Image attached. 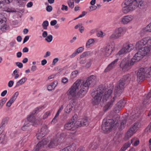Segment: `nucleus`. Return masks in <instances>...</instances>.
I'll return each instance as SVG.
<instances>
[{
	"instance_id": "nucleus-1",
	"label": "nucleus",
	"mask_w": 151,
	"mask_h": 151,
	"mask_svg": "<svg viewBox=\"0 0 151 151\" xmlns=\"http://www.w3.org/2000/svg\"><path fill=\"white\" fill-rule=\"evenodd\" d=\"M135 47L139 51L132 59V62L134 63L140 60L151 50V38L145 37L138 41L136 44Z\"/></svg>"
},
{
	"instance_id": "nucleus-2",
	"label": "nucleus",
	"mask_w": 151,
	"mask_h": 151,
	"mask_svg": "<svg viewBox=\"0 0 151 151\" xmlns=\"http://www.w3.org/2000/svg\"><path fill=\"white\" fill-rule=\"evenodd\" d=\"M119 121L120 117L118 115L114 116L112 119H104L102 125V130L106 132L112 129H115L118 127L119 131H122L125 127L127 118H124L120 122Z\"/></svg>"
},
{
	"instance_id": "nucleus-3",
	"label": "nucleus",
	"mask_w": 151,
	"mask_h": 151,
	"mask_svg": "<svg viewBox=\"0 0 151 151\" xmlns=\"http://www.w3.org/2000/svg\"><path fill=\"white\" fill-rule=\"evenodd\" d=\"M112 91L107 89L104 86L100 85L98 90L94 91L95 95L92 100V103L93 105H98L100 102L102 96L104 95L103 101H106L108 99L111 98V95Z\"/></svg>"
},
{
	"instance_id": "nucleus-4",
	"label": "nucleus",
	"mask_w": 151,
	"mask_h": 151,
	"mask_svg": "<svg viewBox=\"0 0 151 151\" xmlns=\"http://www.w3.org/2000/svg\"><path fill=\"white\" fill-rule=\"evenodd\" d=\"M80 80H78L67 92V94L76 98H80L83 97L86 93L83 91V89L80 85Z\"/></svg>"
},
{
	"instance_id": "nucleus-5",
	"label": "nucleus",
	"mask_w": 151,
	"mask_h": 151,
	"mask_svg": "<svg viewBox=\"0 0 151 151\" xmlns=\"http://www.w3.org/2000/svg\"><path fill=\"white\" fill-rule=\"evenodd\" d=\"M123 3L122 11L125 14L132 12L137 8L136 0H125Z\"/></svg>"
},
{
	"instance_id": "nucleus-6",
	"label": "nucleus",
	"mask_w": 151,
	"mask_h": 151,
	"mask_svg": "<svg viewBox=\"0 0 151 151\" xmlns=\"http://www.w3.org/2000/svg\"><path fill=\"white\" fill-rule=\"evenodd\" d=\"M80 85L83 89V91L86 93L90 87L93 86L96 82V77L93 75H91L88 77L86 80H80Z\"/></svg>"
},
{
	"instance_id": "nucleus-7",
	"label": "nucleus",
	"mask_w": 151,
	"mask_h": 151,
	"mask_svg": "<svg viewBox=\"0 0 151 151\" xmlns=\"http://www.w3.org/2000/svg\"><path fill=\"white\" fill-rule=\"evenodd\" d=\"M125 83L122 79H120L115 87L114 91V95L119 96L122 93L125 87Z\"/></svg>"
},
{
	"instance_id": "nucleus-8",
	"label": "nucleus",
	"mask_w": 151,
	"mask_h": 151,
	"mask_svg": "<svg viewBox=\"0 0 151 151\" xmlns=\"http://www.w3.org/2000/svg\"><path fill=\"white\" fill-rule=\"evenodd\" d=\"M134 63V62H132V60L129 61L128 58H125L121 62L120 66L123 70L126 71L131 69Z\"/></svg>"
},
{
	"instance_id": "nucleus-9",
	"label": "nucleus",
	"mask_w": 151,
	"mask_h": 151,
	"mask_svg": "<svg viewBox=\"0 0 151 151\" xmlns=\"http://www.w3.org/2000/svg\"><path fill=\"white\" fill-rule=\"evenodd\" d=\"M40 109V108L39 107L36 108L32 113L28 116L26 121H29V122L32 124L34 126L40 123V122L37 120H36L35 118L36 114L37 113V111H38Z\"/></svg>"
},
{
	"instance_id": "nucleus-10",
	"label": "nucleus",
	"mask_w": 151,
	"mask_h": 151,
	"mask_svg": "<svg viewBox=\"0 0 151 151\" xmlns=\"http://www.w3.org/2000/svg\"><path fill=\"white\" fill-rule=\"evenodd\" d=\"M125 32V31L124 29L122 27H119L115 30L109 38L112 40L118 39L123 36Z\"/></svg>"
},
{
	"instance_id": "nucleus-11",
	"label": "nucleus",
	"mask_w": 151,
	"mask_h": 151,
	"mask_svg": "<svg viewBox=\"0 0 151 151\" xmlns=\"http://www.w3.org/2000/svg\"><path fill=\"white\" fill-rule=\"evenodd\" d=\"M137 7L142 10L146 8L148 5V1L147 0H136Z\"/></svg>"
},
{
	"instance_id": "nucleus-12",
	"label": "nucleus",
	"mask_w": 151,
	"mask_h": 151,
	"mask_svg": "<svg viewBox=\"0 0 151 151\" xmlns=\"http://www.w3.org/2000/svg\"><path fill=\"white\" fill-rule=\"evenodd\" d=\"M133 48L132 44L124 45L122 49L119 51L118 54L119 55H122L129 52Z\"/></svg>"
},
{
	"instance_id": "nucleus-13",
	"label": "nucleus",
	"mask_w": 151,
	"mask_h": 151,
	"mask_svg": "<svg viewBox=\"0 0 151 151\" xmlns=\"http://www.w3.org/2000/svg\"><path fill=\"white\" fill-rule=\"evenodd\" d=\"M125 103L124 101L121 100L118 102L114 106V111L116 113H119L121 110L124 107Z\"/></svg>"
},
{
	"instance_id": "nucleus-14",
	"label": "nucleus",
	"mask_w": 151,
	"mask_h": 151,
	"mask_svg": "<svg viewBox=\"0 0 151 151\" xmlns=\"http://www.w3.org/2000/svg\"><path fill=\"white\" fill-rule=\"evenodd\" d=\"M48 139L47 138L43 139L41 141L39 142L37 145L35 147L32 151H39L42 148L44 145H46L48 142Z\"/></svg>"
},
{
	"instance_id": "nucleus-15",
	"label": "nucleus",
	"mask_w": 151,
	"mask_h": 151,
	"mask_svg": "<svg viewBox=\"0 0 151 151\" xmlns=\"http://www.w3.org/2000/svg\"><path fill=\"white\" fill-rule=\"evenodd\" d=\"M77 117V115H75L73 116L72 119L70 121L65 125V129L68 130H70L72 129L73 130V128H75L74 127V122H75L76 119H74Z\"/></svg>"
},
{
	"instance_id": "nucleus-16",
	"label": "nucleus",
	"mask_w": 151,
	"mask_h": 151,
	"mask_svg": "<svg viewBox=\"0 0 151 151\" xmlns=\"http://www.w3.org/2000/svg\"><path fill=\"white\" fill-rule=\"evenodd\" d=\"M114 48V44L108 45L104 49V52L106 56H108L111 54Z\"/></svg>"
},
{
	"instance_id": "nucleus-17",
	"label": "nucleus",
	"mask_w": 151,
	"mask_h": 151,
	"mask_svg": "<svg viewBox=\"0 0 151 151\" xmlns=\"http://www.w3.org/2000/svg\"><path fill=\"white\" fill-rule=\"evenodd\" d=\"M134 19V17L132 15H128L123 17L121 19V22L124 24H126L132 21Z\"/></svg>"
},
{
	"instance_id": "nucleus-18",
	"label": "nucleus",
	"mask_w": 151,
	"mask_h": 151,
	"mask_svg": "<svg viewBox=\"0 0 151 151\" xmlns=\"http://www.w3.org/2000/svg\"><path fill=\"white\" fill-rule=\"evenodd\" d=\"M33 126L34 125L29 121H25L21 129L23 131H27L28 132H30Z\"/></svg>"
},
{
	"instance_id": "nucleus-19",
	"label": "nucleus",
	"mask_w": 151,
	"mask_h": 151,
	"mask_svg": "<svg viewBox=\"0 0 151 151\" xmlns=\"http://www.w3.org/2000/svg\"><path fill=\"white\" fill-rule=\"evenodd\" d=\"M117 96L114 95V96L113 97L110 101L108 102L104 107V110L106 111L108 109H110L113 105L116 99Z\"/></svg>"
},
{
	"instance_id": "nucleus-20",
	"label": "nucleus",
	"mask_w": 151,
	"mask_h": 151,
	"mask_svg": "<svg viewBox=\"0 0 151 151\" xmlns=\"http://www.w3.org/2000/svg\"><path fill=\"white\" fill-rule=\"evenodd\" d=\"M118 60V59L117 58L111 62V63L109 64L107 67L105 69L104 72H107L114 68Z\"/></svg>"
},
{
	"instance_id": "nucleus-21",
	"label": "nucleus",
	"mask_w": 151,
	"mask_h": 151,
	"mask_svg": "<svg viewBox=\"0 0 151 151\" xmlns=\"http://www.w3.org/2000/svg\"><path fill=\"white\" fill-rule=\"evenodd\" d=\"M135 133V132L130 128L126 133L124 138V140H126L129 139Z\"/></svg>"
},
{
	"instance_id": "nucleus-22",
	"label": "nucleus",
	"mask_w": 151,
	"mask_h": 151,
	"mask_svg": "<svg viewBox=\"0 0 151 151\" xmlns=\"http://www.w3.org/2000/svg\"><path fill=\"white\" fill-rule=\"evenodd\" d=\"M76 104V102L75 101H73L72 104H70L67 105L65 109L66 112L68 113H69L72 110V108H75V105Z\"/></svg>"
},
{
	"instance_id": "nucleus-23",
	"label": "nucleus",
	"mask_w": 151,
	"mask_h": 151,
	"mask_svg": "<svg viewBox=\"0 0 151 151\" xmlns=\"http://www.w3.org/2000/svg\"><path fill=\"white\" fill-rule=\"evenodd\" d=\"M56 138L55 137L51 139L50 143L48 145V147L50 148H55L56 146Z\"/></svg>"
},
{
	"instance_id": "nucleus-24",
	"label": "nucleus",
	"mask_w": 151,
	"mask_h": 151,
	"mask_svg": "<svg viewBox=\"0 0 151 151\" xmlns=\"http://www.w3.org/2000/svg\"><path fill=\"white\" fill-rule=\"evenodd\" d=\"M81 122L83 126H87L88 125L89 119L87 117L81 119Z\"/></svg>"
},
{
	"instance_id": "nucleus-25",
	"label": "nucleus",
	"mask_w": 151,
	"mask_h": 151,
	"mask_svg": "<svg viewBox=\"0 0 151 151\" xmlns=\"http://www.w3.org/2000/svg\"><path fill=\"white\" fill-rule=\"evenodd\" d=\"M98 142L97 141H93V142L91 144L89 145V147L92 150H94L96 149L98 147Z\"/></svg>"
},
{
	"instance_id": "nucleus-26",
	"label": "nucleus",
	"mask_w": 151,
	"mask_h": 151,
	"mask_svg": "<svg viewBox=\"0 0 151 151\" xmlns=\"http://www.w3.org/2000/svg\"><path fill=\"white\" fill-rule=\"evenodd\" d=\"M42 132V133L40 131H39L37 133L36 136L37 139H40L46 135V133L47 132L46 131H45L44 133L43 132Z\"/></svg>"
},
{
	"instance_id": "nucleus-27",
	"label": "nucleus",
	"mask_w": 151,
	"mask_h": 151,
	"mask_svg": "<svg viewBox=\"0 0 151 151\" xmlns=\"http://www.w3.org/2000/svg\"><path fill=\"white\" fill-rule=\"evenodd\" d=\"M27 80L26 78L24 77L18 81L16 83L14 88L19 86L20 85L24 83Z\"/></svg>"
},
{
	"instance_id": "nucleus-28",
	"label": "nucleus",
	"mask_w": 151,
	"mask_h": 151,
	"mask_svg": "<svg viewBox=\"0 0 151 151\" xmlns=\"http://www.w3.org/2000/svg\"><path fill=\"white\" fill-rule=\"evenodd\" d=\"M131 144L134 146H137L139 143V140L136 138H132L130 141Z\"/></svg>"
},
{
	"instance_id": "nucleus-29",
	"label": "nucleus",
	"mask_w": 151,
	"mask_h": 151,
	"mask_svg": "<svg viewBox=\"0 0 151 151\" xmlns=\"http://www.w3.org/2000/svg\"><path fill=\"white\" fill-rule=\"evenodd\" d=\"M130 77V75L128 74L124 76L123 78L121 79H122L123 82H124L126 84L127 82H128L130 81L131 79Z\"/></svg>"
},
{
	"instance_id": "nucleus-30",
	"label": "nucleus",
	"mask_w": 151,
	"mask_h": 151,
	"mask_svg": "<svg viewBox=\"0 0 151 151\" xmlns=\"http://www.w3.org/2000/svg\"><path fill=\"white\" fill-rule=\"evenodd\" d=\"M151 97V89L150 91V92L148 93L145 96L144 100L143 102V104H146L149 101L148 100Z\"/></svg>"
},
{
	"instance_id": "nucleus-31",
	"label": "nucleus",
	"mask_w": 151,
	"mask_h": 151,
	"mask_svg": "<svg viewBox=\"0 0 151 151\" xmlns=\"http://www.w3.org/2000/svg\"><path fill=\"white\" fill-rule=\"evenodd\" d=\"M140 127V124L138 122H136L130 128L134 131L135 132Z\"/></svg>"
},
{
	"instance_id": "nucleus-32",
	"label": "nucleus",
	"mask_w": 151,
	"mask_h": 151,
	"mask_svg": "<svg viewBox=\"0 0 151 151\" xmlns=\"http://www.w3.org/2000/svg\"><path fill=\"white\" fill-rule=\"evenodd\" d=\"M8 120V118L7 117L3 119L2 121L0 127L4 129L5 125L7 124Z\"/></svg>"
},
{
	"instance_id": "nucleus-33",
	"label": "nucleus",
	"mask_w": 151,
	"mask_h": 151,
	"mask_svg": "<svg viewBox=\"0 0 151 151\" xmlns=\"http://www.w3.org/2000/svg\"><path fill=\"white\" fill-rule=\"evenodd\" d=\"M76 118H75V117H74V119L76 120ZM81 126H83V125H82V124H81V119H79L77 121H75L74 122V127L75 128H77Z\"/></svg>"
},
{
	"instance_id": "nucleus-34",
	"label": "nucleus",
	"mask_w": 151,
	"mask_h": 151,
	"mask_svg": "<svg viewBox=\"0 0 151 151\" xmlns=\"http://www.w3.org/2000/svg\"><path fill=\"white\" fill-rule=\"evenodd\" d=\"M17 2V4L19 7H23L25 6L26 3L23 0H15Z\"/></svg>"
},
{
	"instance_id": "nucleus-35",
	"label": "nucleus",
	"mask_w": 151,
	"mask_h": 151,
	"mask_svg": "<svg viewBox=\"0 0 151 151\" xmlns=\"http://www.w3.org/2000/svg\"><path fill=\"white\" fill-rule=\"evenodd\" d=\"M7 142L6 139L5 138V135L2 134L0 137V144H5Z\"/></svg>"
},
{
	"instance_id": "nucleus-36",
	"label": "nucleus",
	"mask_w": 151,
	"mask_h": 151,
	"mask_svg": "<svg viewBox=\"0 0 151 151\" xmlns=\"http://www.w3.org/2000/svg\"><path fill=\"white\" fill-rule=\"evenodd\" d=\"M55 81L53 82L51 85H49L47 87V89L48 91H51L54 89L57 85L55 84Z\"/></svg>"
},
{
	"instance_id": "nucleus-37",
	"label": "nucleus",
	"mask_w": 151,
	"mask_h": 151,
	"mask_svg": "<svg viewBox=\"0 0 151 151\" xmlns=\"http://www.w3.org/2000/svg\"><path fill=\"white\" fill-rule=\"evenodd\" d=\"M7 98L4 97L0 100V109L2 107L4 104L7 100Z\"/></svg>"
},
{
	"instance_id": "nucleus-38",
	"label": "nucleus",
	"mask_w": 151,
	"mask_h": 151,
	"mask_svg": "<svg viewBox=\"0 0 151 151\" xmlns=\"http://www.w3.org/2000/svg\"><path fill=\"white\" fill-rule=\"evenodd\" d=\"M45 131H46L47 132L46 133V135L48 132V127L47 126L44 125L42 127L40 131L42 133V132L44 133Z\"/></svg>"
},
{
	"instance_id": "nucleus-39",
	"label": "nucleus",
	"mask_w": 151,
	"mask_h": 151,
	"mask_svg": "<svg viewBox=\"0 0 151 151\" xmlns=\"http://www.w3.org/2000/svg\"><path fill=\"white\" fill-rule=\"evenodd\" d=\"M94 42V40L93 39H90L88 40L86 44V47L87 48L92 44Z\"/></svg>"
},
{
	"instance_id": "nucleus-40",
	"label": "nucleus",
	"mask_w": 151,
	"mask_h": 151,
	"mask_svg": "<svg viewBox=\"0 0 151 151\" xmlns=\"http://www.w3.org/2000/svg\"><path fill=\"white\" fill-rule=\"evenodd\" d=\"M65 149L66 151H74L76 149L75 147L73 145L68 146Z\"/></svg>"
},
{
	"instance_id": "nucleus-41",
	"label": "nucleus",
	"mask_w": 151,
	"mask_h": 151,
	"mask_svg": "<svg viewBox=\"0 0 151 151\" xmlns=\"http://www.w3.org/2000/svg\"><path fill=\"white\" fill-rule=\"evenodd\" d=\"M9 29V27L7 25L5 24H4L2 25L1 27H0V29H1L3 32H5Z\"/></svg>"
},
{
	"instance_id": "nucleus-42",
	"label": "nucleus",
	"mask_w": 151,
	"mask_h": 151,
	"mask_svg": "<svg viewBox=\"0 0 151 151\" xmlns=\"http://www.w3.org/2000/svg\"><path fill=\"white\" fill-rule=\"evenodd\" d=\"M48 22L47 20L44 21L42 24V26L44 29H47V27L48 26Z\"/></svg>"
},
{
	"instance_id": "nucleus-43",
	"label": "nucleus",
	"mask_w": 151,
	"mask_h": 151,
	"mask_svg": "<svg viewBox=\"0 0 151 151\" xmlns=\"http://www.w3.org/2000/svg\"><path fill=\"white\" fill-rule=\"evenodd\" d=\"M78 73V72L77 70H76L73 71L70 75V77L72 78H74L76 77Z\"/></svg>"
},
{
	"instance_id": "nucleus-44",
	"label": "nucleus",
	"mask_w": 151,
	"mask_h": 151,
	"mask_svg": "<svg viewBox=\"0 0 151 151\" xmlns=\"http://www.w3.org/2000/svg\"><path fill=\"white\" fill-rule=\"evenodd\" d=\"M74 0H69L68 1V5L69 7L71 9H72L74 7Z\"/></svg>"
},
{
	"instance_id": "nucleus-45",
	"label": "nucleus",
	"mask_w": 151,
	"mask_h": 151,
	"mask_svg": "<svg viewBox=\"0 0 151 151\" xmlns=\"http://www.w3.org/2000/svg\"><path fill=\"white\" fill-rule=\"evenodd\" d=\"M145 30L146 32H151V22L145 28Z\"/></svg>"
},
{
	"instance_id": "nucleus-46",
	"label": "nucleus",
	"mask_w": 151,
	"mask_h": 151,
	"mask_svg": "<svg viewBox=\"0 0 151 151\" xmlns=\"http://www.w3.org/2000/svg\"><path fill=\"white\" fill-rule=\"evenodd\" d=\"M131 144L130 141L128 142L125 143L123 147L126 150L128 147H129Z\"/></svg>"
},
{
	"instance_id": "nucleus-47",
	"label": "nucleus",
	"mask_w": 151,
	"mask_h": 151,
	"mask_svg": "<svg viewBox=\"0 0 151 151\" xmlns=\"http://www.w3.org/2000/svg\"><path fill=\"white\" fill-rule=\"evenodd\" d=\"M90 54L89 52H86L83 53L81 55V58L85 57Z\"/></svg>"
},
{
	"instance_id": "nucleus-48",
	"label": "nucleus",
	"mask_w": 151,
	"mask_h": 151,
	"mask_svg": "<svg viewBox=\"0 0 151 151\" xmlns=\"http://www.w3.org/2000/svg\"><path fill=\"white\" fill-rule=\"evenodd\" d=\"M50 111H47L45 112L43 116V119H45L47 118L50 115Z\"/></svg>"
},
{
	"instance_id": "nucleus-49",
	"label": "nucleus",
	"mask_w": 151,
	"mask_h": 151,
	"mask_svg": "<svg viewBox=\"0 0 151 151\" xmlns=\"http://www.w3.org/2000/svg\"><path fill=\"white\" fill-rule=\"evenodd\" d=\"M6 19L5 18L4 19H0V27H1L2 25L4 24L6 22Z\"/></svg>"
},
{
	"instance_id": "nucleus-50",
	"label": "nucleus",
	"mask_w": 151,
	"mask_h": 151,
	"mask_svg": "<svg viewBox=\"0 0 151 151\" xmlns=\"http://www.w3.org/2000/svg\"><path fill=\"white\" fill-rule=\"evenodd\" d=\"M52 39V35H50L47 36L45 39L48 42H51Z\"/></svg>"
},
{
	"instance_id": "nucleus-51",
	"label": "nucleus",
	"mask_w": 151,
	"mask_h": 151,
	"mask_svg": "<svg viewBox=\"0 0 151 151\" xmlns=\"http://www.w3.org/2000/svg\"><path fill=\"white\" fill-rule=\"evenodd\" d=\"M84 48L83 47H80L78 48L76 51L77 53V54H78L79 53L81 52L84 50Z\"/></svg>"
},
{
	"instance_id": "nucleus-52",
	"label": "nucleus",
	"mask_w": 151,
	"mask_h": 151,
	"mask_svg": "<svg viewBox=\"0 0 151 151\" xmlns=\"http://www.w3.org/2000/svg\"><path fill=\"white\" fill-rule=\"evenodd\" d=\"M136 116V114H134L133 115H132L131 116H130V117L129 118V120H130V121H128L129 122V124H130V123H132L131 122L132 121L134 120L135 117Z\"/></svg>"
},
{
	"instance_id": "nucleus-53",
	"label": "nucleus",
	"mask_w": 151,
	"mask_h": 151,
	"mask_svg": "<svg viewBox=\"0 0 151 151\" xmlns=\"http://www.w3.org/2000/svg\"><path fill=\"white\" fill-rule=\"evenodd\" d=\"M57 118V113L55 114V116L53 119H52L51 121V124H55L57 122V119L56 118Z\"/></svg>"
},
{
	"instance_id": "nucleus-54",
	"label": "nucleus",
	"mask_w": 151,
	"mask_h": 151,
	"mask_svg": "<svg viewBox=\"0 0 151 151\" xmlns=\"http://www.w3.org/2000/svg\"><path fill=\"white\" fill-rule=\"evenodd\" d=\"M16 65L19 68H22L23 65L20 62H17L16 63Z\"/></svg>"
},
{
	"instance_id": "nucleus-55",
	"label": "nucleus",
	"mask_w": 151,
	"mask_h": 151,
	"mask_svg": "<svg viewBox=\"0 0 151 151\" xmlns=\"http://www.w3.org/2000/svg\"><path fill=\"white\" fill-rule=\"evenodd\" d=\"M13 102L10 100L7 102L6 104V106L8 107H10Z\"/></svg>"
},
{
	"instance_id": "nucleus-56",
	"label": "nucleus",
	"mask_w": 151,
	"mask_h": 151,
	"mask_svg": "<svg viewBox=\"0 0 151 151\" xmlns=\"http://www.w3.org/2000/svg\"><path fill=\"white\" fill-rule=\"evenodd\" d=\"M145 131L147 132H150L151 131V122L145 129Z\"/></svg>"
},
{
	"instance_id": "nucleus-57",
	"label": "nucleus",
	"mask_w": 151,
	"mask_h": 151,
	"mask_svg": "<svg viewBox=\"0 0 151 151\" xmlns=\"http://www.w3.org/2000/svg\"><path fill=\"white\" fill-rule=\"evenodd\" d=\"M97 8V7L96 6H90L89 9L90 10V11H93L94 10H96Z\"/></svg>"
},
{
	"instance_id": "nucleus-58",
	"label": "nucleus",
	"mask_w": 151,
	"mask_h": 151,
	"mask_svg": "<svg viewBox=\"0 0 151 151\" xmlns=\"http://www.w3.org/2000/svg\"><path fill=\"white\" fill-rule=\"evenodd\" d=\"M14 83V82L12 80L10 81L8 83V86L9 87H11L13 86Z\"/></svg>"
},
{
	"instance_id": "nucleus-59",
	"label": "nucleus",
	"mask_w": 151,
	"mask_h": 151,
	"mask_svg": "<svg viewBox=\"0 0 151 151\" xmlns=\"http://www.w3.org/2000/svg\"><path fill=\"white\" fill-rule=\"evenodd\" d=\"M46 11L48 12H50L52 10V7L50 6H48L46 8Z\"/></svg>"
},
{
	"instance_id": "nucleus-60",
	"label": "nucleus",
	"mask_w": 151,
	"mask_h": 151,
	"mask_svg": "<svg viewBox=\"0 0 151 151\" xmlns=\"http://www.w3.org/2000/svg\"><path fill=\"white\" fill-rule=\"evenodd\" d=\"M29 36L28 35L26 36L24 39L23 43H24L26 42L29 39Z\"/></svg>"
},
{
	"instance_id": "nucleus-61",
	"label": "nucleus",
	"mask_w": 151,
	"mask_h": 151,
	"mask_svg": "<svg viewBox=\"0 0 151 151\" xmlns=\"http://www.w3.org/2000/svg\"><path fill=\"white\" fill-rule=\"evenodd\" d=\"M61 9L62 10H65V11H67L68 10V7L67 6L63 4L62 5V7L61 8Z\"/></svg>"
},
{
	"instance_id": "nucleus-62",
	"label": "nucleus",
	"mask_w": 151,
	"mask_h": 151,
	"mask_svg": "<svg viewBox=\"0 0 151 151\" xmlns=\"http://www.w3.org/2000/svg\"><path fill=\"white\" fill-rule=\"evenodd\" d=\"M57 24V20H54L50 22V25L51 26H53Z\"/></svg>"
},
{
	"instance_id": "nucleus-63",
	"label": "nucleus",
	"mask_w": 151,
	"mask_h": 151,
	"mask_svg": "<svg viewBox=\"0 0 151 151\" xmlns=\"http://www.w3.org/2000/svg\"><path fill=\"white\" fill-rule=\"evenodd\" d=\"M91 61H89L86 63L85 67H86V68H88L91 66Z\"/></svg>"
},
{
	"instance_id": "nucleus-64",
	"label": "nucleus",
	"mask_w": 151,
	"mask_h": 151,
	"mask_svg": "<svg viewBox=\"0 0 151 151\" xmlns=\"http://www.w3.org/2000/svg\"><path fill=\"white\" fill-rule=\"evenodd\" d=\"M7 91L6 90H4L1 93V96L2 97L4 96L7 93Z\"/></svg>"
}]
</instances>
